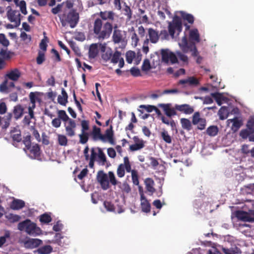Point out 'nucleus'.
Listing matches in <instances>:
<instances>
[{
	"label": "nucleus",
	"mask_w": 254,
	"mask_h": 254,
	"mask_svg": "<svg viewBox=\"0 0 254 254\" xmlns=\"http://www.w3.org/2000/svg\"><path fill=\"white\" fill-rule=\"evenodd\" d=\"M113 29V26L111 23L108 21L103 23L99 18H96L93 22V33L99 40L109 38Z\"/></svg>",
	"instance_id": "nucleus-1"
},
{
	"label": "nucleus",
	"mask_w": 254,
	"mask_h": 254,
	"mask_svg": "<svg viewBox=\"0 0 254 254\" xmlns=\"http://www.w3.org/2000/svg\"><path fill=\"white\" fill-rule=\"evenodd\" d=\"M59 18L63 27L68 24L70 28H74L79 22V14L76 9H71L67 14L64 13L59 15Z\"/></svg>",
	"instance_id": "nucleus-2"
},
{
	"label": "nucleus",
	"mask_w": 254,
	"mask_h": 254,
	"mask_svg": "<svg viewBox=\"0 0 254 254\" xmlns=\"http://www.w3.org/2000/svg\"><path fill=\"white\" fill-rule=\"evenodd\" d=\"M18 229L20 231H25L28 235L37 236L42 234V230L37 227L36 223L27 219L18 224Z\"/></svg>",
	"instance_id": "nucleus-3"
},
{
	"label": "nucleus",
	"mask_w": 254,
	"mask_h": 254,
	"mask_svg": "<svg viewBox=\"0 0 254 254\" xmlns=\"http://www.w3.org/2000/svg\"><path fill=\"white\" fill-rule=\"evenodd\" d=\"M81 126V133L78 135L79 143L84 144L89 140V133L87 132L89 129V121L88 120H82L80 123Z\"/></svg>",
	"instance_id": "nucleus-4"
},
{
	"label": "nucleus",
	"mask_w": 254,
	"mask_h": 254,
	"mask_svg": "<svg viewBox=\"0 0 254 254\" xmlns=\"http://www.w3.org/2000/svg\"><path fill=\"white\" fill-rule=\"evenodd\" d=\"M182 30V23L181 18L178 16H175L172 22H169L168 25V31L169 34L172 38L174 37L175 30L177 31L178 34Z\"/></svg>",
	"instance_id": "nucleus-5"
},
{
	"label": "nucleus",
	"mask_w": 254,
	"mask_h": 254,
	"mask_svg": "<svg viewBox=\"0 0 254 254\" xmlns=\"http://www.w3.org/2000/svg\"><path fill=\"white\" fill-rule=\"evenodd\" d=\"M162 61L166 64L170 63L171 64L178 63L177 56L168 49H162L161 50Z\"/></svg>",
	"instance_id": "nucleus-6"
},
{
	"label": "nucleus",
	"mask_w": 254,
	"mask_h": 254,
	"mask_svg": "<svg viewBox=\"0 0 254 254\" xmlns=\"http://www.w3.org/2000/svg\"><path fill=\"white\" fill-rule=\"evenodd\" d=\"M112 40L115 44L123 43L127 41V32L117 28V25L114 27Z\"/></svg>",
	"instance_id": "nucleus-7"
},
{
	"label": "nucleus",
	"mask_w": 254,
	"mask_h": 254,
	"mask_svg": "<svg viewBox=\"0 0 254 254\" xmlns=\"http://www.w3.org/2000/svg\"><path fill=\"white\" fill-rule=\"evenodd\" d=\"M7 9L6 15L8 20L10 22L15 23V27L19 26L21 22L20 14L17 10H12L9 6H7Z\"/></svg>",
	"instance_id": "nucleus-8"
},
{
	"label": "nucleus",
	"mask_w": 254,
	"mask_h": 254,
	"mask_svg": "<svg viewBox=\"0 0 254 254\" xmlns=\"http://www.w3.org/2000/svg\"><path fill=\"white\" fill-rule=\"evenodd\" d=\"M131 165L128 158L126 156L124 158V163L120 164L117 171V174L119 178H122L125 176V170L128 173L131 171Z\"/></svg>",
	"instance_id": "nucleus-9"
},
{
	"label": "nucleus",
	"mask_w": 254,
	"mask_h": 254,
	"mask_svg": "<svg viewBox=\"0 0 254 254\" xmlns=\"http://www.w3.org/2000/svg\"><path fill=\"white\" fill-rule=\"evenodd\" d=\"M96 179L100 183L102 189L107 190L109 188L110 185L108 176L103 170L98 172Z\"/></svg>",
	"instance_id": "nucleus-10"
},
{
	"label": "nucleus",
	"mask_w": 254,
	"mask_h": 254,
	"mask_svg": "<svg viewBox=\"0 0 254 254\" xmlns=\"http://www.w3.org/2000/svg\"><path fill=\"white\" fill-rule=\"evenodd\" d=\"M199 84V81L194 76H189L186 79H181L178 82V85H181L182 88L188 86L196 87Z\"/></svg>",
	"instance_id": "nucleus-11"
},
{
	"label": "nucleus",
	"mask_w": 254,
	"mask_h": 254,
	"mask_svg": "<svg viewBox=\"0 0 254 254\" xmlns=\"http://www.w3.org/2000/svg\"><path fill=\"white\" fill-rule=\"evenodd\" d=\"M42 244V241L39 239L28 238L23 242L25 248L32 249L38 247Z\"/></svg>",
	"instance_id": "nucleus-12"
},
{
	"label": "nucleus",
	"mask_w": 254,
	"mask_h": 254,
	"mask_svg": "<svg viewBox=\"0 0 254 254\" xmlns=\"http://www.w3.org/2000/svg\"><path fill=\"white\" fill-rule=\"evenodd\" d=\"M64 127L66 134L68 136L72 137L75 135V129L76 125L74 120L71 119L68 121L66 124H64Z\"/></svg>",
	"instance_id": "nucleus-13"
},
{
	"label": "nucleus",
	"mask_w": 254,
	"mask_h": 254,
	"mask_svg": "<svg viewBox=\"0 0 254 254\" xmlns=\"http://www.w3.org/2000/svg\"><path fill=\"white\" fill-rule=\"evenodd\" d=\"M158 106L163 109L165 113V115L168 117H171L172 116H175L177 115L175 106L174 107V108H171L172 105L170 103H161L159 104L158 105Z\"/></svg>",
	"instance_id": "nucleus-14"
},
{
	"label": "nucleus",
	"mask_w": 254,
	"mask_h": 254,
	"mask_svg": "<svg viewBox=\"0 0 254 254\" xmlns=\"http://www.w3.org/2000/svg\"><path fill=\"white\" fill-rule=\"evenodd\" d=\"M235 216L238 219L244 222H254V218L252 217L248 212L243 210L236 211Z\"/></svg>",
	"instance_id": "nucleus-15"
},
{
	"label": "nucleus",
	"mask_w": 254,
	"mask_h": 254,
	"mask_svg": "<svg viewBox=\"0 0 254 254\" xmlns=\"http://www.w3.org/2000/svg\"><path fill=\"white\" fill-rule=\"evenodd\" d=\"M90 134L93 140L97 141L101 140L104 141V136L103 134L101 133V128L96 126L93 127L92 130Z\"/></svg>",
	"instance_id": "nucleus-16"
},
{
	"label": "nucleus",
	"mask_w": 254,
	"mask_h": 254,
	"mask_svg": "<svg viewBox=\"0 0 254 254\" xmlns=\"http://www.w3.org/2000/svg\"><path fill=\"white\" fill-rule=\"evenodd\" d=\"M144 184L147 191L149 192V195H152L155 191V189L154 187V181L152 178H147L144 180Z\"/></svg>",
	"instance_id": "nucleus-17"
},
{
	"label": "nucleus",
	"mask_w": 254,
	"mask_h": 254,
	"mask_svg": "<svg viewBox=\"0 0 254 254\" xmlns=\"http://www.w3.org/2000/svg\"><path fill=\"white\" fill-rule=\"evenodd\" d=\"M176 110L179 111L186 114H190L194 111L193 109L188 104L175 105Z\"/></svg>",
	"instance_id": "nucleus-18"
},
{
	"label": "nucleus",
	"mask_w": 254,
	"mask_h": 254,
	"mask_svg": "<svg viewBox=\"0 0 254 254\" xmlns=\"http://www.w3.org/2000/svg\"><path fill=\"white\" fill-rule=\"evenodd\" d=\"M140 206L142 211L145 213L149 212L151 209V204L147 199L146 197H143L142 195L141 198H140Z\"/></svg>",
	"instance_id": "nucleus-19"
},
{
	"label": "nucleus",
	"mask_w": 254,
	"mask_h": 254,
	"mask_svg": "<svg viewBox=\"0 0 254 254\" xmlns=\"http://www.w3.org/2000/svg\"><path fill=\"white\" fill-rule=\"evenodd\" d=\"M30 153V156L32 158H36L40 156V148L38 144H34L31 146V148L28 149Z\"/></svg>",
	"instance_id": "nucleus-20"
},
{
	"label": "nucleus",
	"mask_w": 254,
	"mask_h": 254,
	"mask_svg": "<svg viewBox=\"0 0 254 254\" xmlns=\"http://www.w3.org/2000/svg\"><path fill=\"white\" fill-rule=\"evenodd\" d=\"M103 136L104 141H105L107 138L111 144H115L114 139V131L113 130V126L112 125H111L110 127L106 130L105 134H103Z\"/></svg>",
	"instance_id": "nucleus-21"
},
{
	"label": "nucleus",
	"mask_w": 254,
	"mask_h": 254,
	"mask_svg": "<svg viewBox=\"0 0 254 254\" xmlns=\"http://www.w3.org/2000/svg\"><path fill=\"white\" fill-rule=\"evenodd\" d=\"M99 16L100 18L103 20H113L114 18V13L112 11H100L97 14Z\"/></svg>",
	"instance_id": "nucleus-22"
},
{
	"label": "nucleus",
	"mask_w": 254,
	"mask_h": 254,
	"mask_svg": "<svg viewBox=\"0 0 254 254\" xmlns=\"http://www.w3.org/2000/svg\"><path fill=\"white\" fill-rule=\"evenodd\" d=\"M25 206V202L23 200L14 199L10 203V207L12 210H19Z\"/></svg>",
	"instance_id": "nucleus-23"
},
{
	"label": "nucleus",
	"mask_w": 254,
	"mask_h": 254,
	"mask_svg": "<svg viewBox=\"0 0 254 254\" xmlns=\"http://www.w3.org/2000/svg\"><path fill=\"white\" fill-rule=\"evenodd\" d=\"M24 109L20 104H18L14 107L13 114L15 119H18L22 117L24 113Z\"/></svg>",
	"instance_id": "nucleus-24"
},
{
	"label": "nucleus",
	"mask_w": 254,
	"mask_h": 254,
	"mask_svg": "<svg viewBox=\"0 0 254 254\" xmlns=\"http://www.w3.org/2000/svg\"><path fill=\"white\" fill-rule=\"evenodd\" d=\"M189 38L190 42H200V35L197 29H193L190 31Z\"/></svg>",
	"instance_id": "nucleus-25"
},
{
	"label": "nucleus",
	"mask_w": 254,
	"mask_h": 254,
	"mask_svg": "<svg viewBox=\"0 0 254 254\" xmlns=\"http://www.w3.org/2000/svg\"><path fill=\"white\" fill-rule=\"evenodd\" d=\"M21 73L17 68L11 70L6 74V76L13 81H17L20 77Z\"/></svg>",
	"instance_id": "nucleus-26"
},
{
	"label": "nucleus",
	"mask_w": 254,
	"mask_h": 254,
	"mask_svg": "<svg viewBox=\"0 0 254 254\" xmlns=\"http://www.w3.org/2000/svg\"><path fill=\"white\" fill-rule=\"evenodd\" d=\"M148 36L150 41L152 43H156L159 38L158 32L151 28L148 29Z\"/></svg>",
	"instance_id": "nucleus-27"
},
{
	"label": "nucleus",
	"mask_w": 254,
	"mask_h": 254,
	"mask_svg": "<svg viewBox=\"0 0 254 254\" xmlns=\"http://www.w3.org/2000/svg\"><path fill=\"white\" fill-rule=\"evenodd\" d=\"M10 137L14 143L13 145L16 146V142H20L22 140L21 134L20 130H13L10 132Z\"/></svg>",
	"instance_id": "nucleus-28"
},
{
	"label": "nucleus",
	"mask_w": 254,
	"mask_h": 254,
	"mask_svg": "<svg viewBox=\"0 0 254 254\" xmlns=\"http://www.w3.org/2000/svg\"><path fill=\"white\" fill-rule=\"evenodd\" d=\"M62 95L58 96V102L60 104L65 106L68 102V95L64 88L62 89Z\"/></svg>",
	"instance_id": "nucleus-29"
},
{
	"label": "nucleus",
	"mask_w": 254,
	"mask_h": 254,
	"mask_svg": "<svg viewBox=\"0 0 254 254\" xmlns=\"http://www.w3.org/2000/svg\"><path fill=\"white\" fill-rule=\"evenodd\" d=\"M179 45L184 53H188L189 50L190 43H188L186 35H185L179 43Z\"/></svg>",
	"instance_id": "nucleus-30"
},
{
	"label": "nucleus",
	"mask_w": 254,
	"mask_h": 254,
	"mask_svg": "<svg viewBox=\"0 0 254 254\" xmlns=\"http://www.w3.org/2000/svg\"><path fill=\"white\" fill-rule=\"evenodd\" d=\"M67 240V239L62 236L60 233H56L55 236V243L60 246L64 247V245H66L67 244H65V242Z\"/></svg>",
	"instance_id": "nucleus-31"
},
{
	"label": "nucleus",
	"mask_w": 254,
	"mask_h": 254,
	"mask_svg": "<svg viewBox=\"0 0 254 254\" xmlns=\"http://www.w3.org/2000/svg\"><path fill=\"white\" fill-rule=\"evenodd\" d=\"M98 50L97 44H92L90 45L89 49V57L91 59L95 58L98 55Z\"/></svg>",
	"instance_id": "nucleus-32"
},
{
	"label": "nucleus",
	"mask_w": 254,
	"mask_h": 254,
	"mask_svg": "<svg viewBox=\"0 0 254 254\" xmlns=\"http://www.w3.org/2000/svg\"><path fill=\"white\" fill-rule=\"evenodd\" d=\"M228 121H230L233 123L232 129L234 131H237L242 126V122L238 119L237 117H235L232 119H229Z\"/></svg>",
	"instance_id": "nucleus-33"
},
{
	"label": "nucleus",
	"mask_w": 254,
	"mask_h": 254,
	"mask_svg": "<svg viewBox=\"0 0 254 254\" xmlns=\"http://www.w3.org/2000/svg\"><path fill=\"white\" fill-rule=\"evenodd\" d=\"M180 121L182 127L184 129H186L188 131L190 130L191 129V123L189 119L186 118H182Z\"/></svg>",
	"instance_id": "nucleus-34"
},
{
	"label": "nucleus",
	"mask_w": 254,
	"mask_h": 254,
	"mask_svg": "<svg viewBox=\"0 0 254 254\" xmlns=\"http://www.w3.org/2000/svg\"><path fill=\"white\" fill-rule=\"evenodd\" d=\"M182 18L187 21L189 23L192 24L194 22V17L191 14L187 13L184 11H181L180 12Z\"/></svg>",
	"instance_id": "nucleus-35"
},
{
	"label": "nucleus",
	"mask_w": 254,
	"mask_h": 254,
	"mask_svg": "<svg viewBox=\"0 0 254 254\" xmlns=\"http://www.w3.org/2000/svg\"><path fill=\"white\" fill-rule=\"evenodd\" d=\"M128 32L130 33V35L131 36L132 43L134 44L135 46H136L139 41V39L135 33V31L133 27H131L130 28H129Z\"/></svg>",
	"instance_id": "nucleus-36"
},
{
	"label": "nucleus",
	"mask_w": 254,
	"mask_h": 254,
	"mask_svg": "<svg viewBox=\"0 0 254 254\" xmlns=\"http://www.w3.org/2000/svg\"><path fill=\"white\" fill-rule=\"evenodd\" d=\"M53 251V248L50 245H46L39 248L37 252L40 254H49Z\"/></svg>",
	"instance_id": "nucleus-37"
},
{
	"label": "nucleus",
	"mask_w": 254,
	"mask_h": 254,
	"mask_svg": "<svg viewBox=\"0 0 254 254\" xmlns=\"http://www.w3.org/2000/svg\"><path fill=\"white\" fill-rule=\"evenodd\" d=\"M123 13L127 16V19L130 20L132 18V11L129 6L124 2V7L123 9Z\"/></svg>",
	"instance_id": "nucleus-38"
},
{
	"label": "nucleus",
	"mask_w": 254,
	"mask_h": 254,
	"mask_svg": "<svg viewBox=\"0 0 254 254\" xmlns=\"http://www.w3.org/2000/svg\"><path fill=\"white\" fill-rule=\"evenodd\" d=\"M218 128L216 126H211L206 129V133L210 136H216L218 132Z\"/></svg>",
	"instance_id": "nucleus-39"
},
{
	"label": "nucleus",
	"mask_w": 254,
	"mask_h": 254,
	"mask_svg": "<svg viewBox=\"0 0 254 254\" xmlns=\"http://www.w3.org/2000/svg\"><path fill=\"white\" fill-rule=\"evenodd\" d=\"M161 137L162 139L167 143L170 144L172 143V137L169 134L168 131L165 129H163L160 133Z\"/></svg>",
	"instance_id": "nucleus-40"
},
{
	"label": "nucleus",
	"mask_w": 254,
	"mask_h": 254,
	"mask_svg": "<svg viewBox=\"0 0 254 254\" xmlns=\"http://www.w3.org/2000/svg\"><path fill=\"white\" fill-rule=\"evenodd\" d=\"M39 94L38 92H30L29 95L30 103L29 106H36V101L39 99L37 95Z\"/></svg>",
	"instance_id": "nucleus-41"
},
{
	"label": "nucleus",
	"mask_w": 254,
	"mask_h": 254,
	"mask_svg": "<svg viewBox=\"0 0 254 254\" xmlns=\"http://www.w3.org/2000/svg\"><path fill=\"white\" fill-rule=\"evenodd\" d=\"M5 218L10 222L15 223L19 221L21 217L16 214L9 213L5 215Z\"/></svg>",
	"instance_id": "nucleus-42"
},
{
	"label": "nucleus",
	"mask_w": 254,
	"mask_h": 254,
	"mask_svg": "<svg viewBox=\"0 0 254 254\" xmlns=\"http://www.w3.org/2000/svg\"><path fill=\"white\" fill-rule=\"evenodd\" d=\"M31 137L30 135H27L23 138L22 142L25 145V148H24L25 151H26V150L28 149L31 148V146H32Z\"/></svg>",
	"instance_id": "nucleus-43"
},
{
	"label": "nucleus",
	"mask_w": 254,
	"mask_h": 254,
	"mask_svg": "<svg viewBox=\"0 0 254 254\" xmlns=\"http://www.w3.org/2000/svg\"><path fill=\"white\" fill-rule=\"evenodd\" d=\"M211 96L214 98L217 104L221 106L222 104L223 96L222 94L218 92L211 93Z\"/></svg>",
	"instance_id": "nucleus-44"
},
{
	"label": "nucleus",
	"mask_w": 254,
	"mask_h": 254,
	"mask_svg": "<svg viewBox=\"0 0 254 254\" xmlns=\"http://www.w3.org/2000/svg\"><path fill=\"white\" fill-rule=\"evenodd\" d=\"M121 58V53L118 51H116L114 54H112L111 63L116 64Z\"/></svg>",
	"instance_id": "nucleus-45"
},
{
	"label": "nucleus",
	"mask_w": 254,
	"mask_h": 254,
	"mask_svg": "<svg viewBox=\"0 0 254 254\" xmlns=\"http://www.w3.org/2000/svg\"><path fill=\"white\" fill-rule=\"evenodd\" d=\"M11 53L10 51H7L6 50L1 49L0 50V57L3 60H9L11 57Z\"/></svg>",
	"instance_id": "nucleus-46"
},
{
	"label": "nucleus",
	"mask_w": 254,
	"mask_h": 254,
	"mask_svg": "<svg viewBox=\"0 0 254 254\" xmlns=\"http://www.w3.org/2000/svg\"><path fill=\"white\" fill-rule=\"evenodd\" d=\"M130 172L131 173V179L133 184L136 186L139 185V182L137 171L135 170L131 169Z\"/></svg>",
	"instance_id": "nucleus-47"
},
{
	"label": "nucleus",
	"mask_w": 254,
	"mask_h": 254,
	"mask_svg": "<svg viewBox=\"0 0 254 254\" xmlns=\"http://www.w3.org/2000/svg\"><path fill=\"white\" fill-rule=\"evenodd\" d=\"M15 5L19 7L20 11L22 14L24 15L27 14V11L26 10V4L25 0H20L19 2L18 0L17 4Z\"/></svg>",
	"instance_id": "nucleus-48"
},
{
	"label": "nucleus",
	"mask_w": 254,
	"mask_h": 254,
	"mask_svg": "<svg viewBox=\"0 0 254 254\" xmlns=\"http://www.w3.org/2000/svg\"><path fill=\"white\" fill-rule=\"evenodd\" d=\"M39 220L42 223L48 224L51 222L52 218L49 214L47 213H44L40 216Z\"/></svg>",
	"instance_id": "nucleus-49"
},
{
	"label": "nucleus",
	"mask_w": 254,
	"mask_h": 254,
	"mask_svg": "<svg viewBox=\"0 0 254 254\" xmlns=\"http://www.w3.org/2000/svg\"><path fill=\"white\" fill-rule=\"evenodd\" d=\"M254 133L251 130L248 129H242L240 133V135L244 139H246L248 137L249 138L250 136H251Z\"/></svg>",
	"instance_id": "nucleus-50"
},
{
	"label": "nucleus",
	"mask_w": 254,
	"mask_h": 254,
	"mask_svg": "<svg viewBox=\"0 0 254 254\" xmlns=\"http://www.w3.org/2000/svg\"><path fill=\"white\" fill-rule=\"evenodd\" d=\"M59 118L61 120H63L64 122H67L71 119H70L67 114L65 113V111L64 110H59L58 112Z\"/></svg>",
	"instance_id": "nucleus-51"
},
{
	"label": "nucleus",
	"mask_w": 254,
	"mask_h": 254,
	"mask_svg": "<svg viewBox=\"0 0 254 254\" xmlns=\"http://www.w3.org/2000/svg\"><path fill=\"white\" fill-rule=\"evenodd\" d=\"M191 52V55L192 57H197L198 56V52L196 49L195 43L190 42L189 50Z\"/></svg>",
	"instance_id": "nucleus-52"
},
{
	"label": "nucleus",
	"mask_w": 254,
	"mask_h": 254,
	"mask_svg": "<svg viewBox=\"0 0 254 254\" xmlns=\"http://www.w3.org/2000/svg\"><path fill=\"white\" fill-rule=\"evenodd\" d=\"M222 250L225 254H236L238 253L239 249L236 247L230 249L222 247Z\"/></svg>",
	"instance_id": "nucleus-53"
},
{
	"label": "nucleus",
	"mask_w": 254,
	"mask_h": 254,
	"mask_svg": "<svg viewBox=\"0 0 254 254\" xmlns=\"http://www.w3.org/2000/svg\"><path fill=\"white\" fill-rule=\"evenodd\" d=\"M45 61V53L41 51L38 52L36 62L38 64H41Z\"/></svg>",
	"instance_id": "nucleus-54"
},
{
	"label": "nucleus",
	"mask_w": 254,
	"mask_h": 254,
	"mask_svg": "<svg viewBox=\"0 0 254 254\" xmlns=\"http://www.w3.org/2000/svg\"><path fill=\"white\" fill-rule=\"evenodd\" d=\"M58 142L59 144L62 146H66L67 144V139L64 135L59 134L58 135Z\"/></svg>",
	"instance_id": "nucleus-55"
},
{
	"label": "nucleus",
	"mask_w": 254,
	"mask_h": 254,
	"mask_svg": "<svg viewBox=\"0 0 254 254\" xmlns=\"http://www.w3.org/2000/svg\"><path fill=\"white\" fill-rule=\"evenodd\" d=\"M145 145L143 143H134L129 146V150L131 151H135L144 148Z\"/></svg>",
	"instance_id": "nucleus-56"
},
{
	"label": "nucleus",
	"mask_w": 254,
	"mask_h": 254,
	"mask_svg": "<svg viewBox=\"0 0 254 254\" xmlns=\"http://www.w3.org/2000/svg\"><path fill=\"white\" fill-rule=\"evenodd\" d=\"M47 42H48V38L47 36H44V38L41 40L39 45L40 48L44 52H46L47 50Z\"/></svg>",
	"instance_id": "nucleus-57"
},
{
	"label": "nucleus",
	"mask_w": 254,
	"mask_h": 254,
	"mask_svg": "<svg viewBox=\"0 0 254 254\" xmlns=\"http://www.w3.org/2000/svg\"><path fill=\"white\" fill-rule=\"evenodd\" d=\"M135 54L133 51H128L126 53V61L128 64H131L135 57Z\"/></svg>",
	"instance_id": "nucleus-58"
},
{
	"label": "nucleus",
	"mask_w": 254,
	"mask_h": 254,
	"mask_svg": "<svg viewBox=\"0 0 254 254\" xmlns=\"http://www.w3.org/2000/svg\"><path fill=\"white\" fill-rule=\"evenodd\" d=\"M69 45L72 50L74 52L75 54L78 56H81V52L79 48L76 45V44L74 42H70Z\"/></svg>",
	"instance_id": "nucleus-59"
},
{
	"label": "nucleus",
	"mask_w": 254,
	"mask_h": 254,
	"mask_svg": "<svg viewBox=\"0 0 254 254\" xmlns=\"http://www.w3.org/2000/svg\"><path fill=\"white\" fill-rule=\"evenodd\" d=\"M0 43L4 47H7L9 45V42L4 34H0Z\"/></svg>",
	"instance_id": "nucleus-60"
},
{
	"label": "nucleus",
	"mask_w": 254,
	"mask_h": 254,
	"mask_svg": "<svg viewBox=\"0 0 254 254\" xmlns=\"http://www.w3.org/2000/svg\"><path fill=\"white\" fill-rule=\"evenodd\" d=\"M98 151V158L99 160L102 162L103 164H104L106 162V157L104 154V153L103 152L102 150L99 148H97Z\"/></svg>",
	"instance_id": "nucleus-61"
},
{
	"label": "nucleus",
	"mask_w": 254,
	"mask_h": 254,
	"mask_svg": "<svg viewBox=\"0 0 254 254\" xmlns=\"http://www.w3.org/2000/svg\"><path fill=\"white\" fill-rule=\"evenodd\" d=\"M227 112V109L225 107H222L218 111V114L219 118L221 120H224L227 118V116H225Z\"/></svg>",
	"instance_id": "nucleus-62"
},
{
	"label": "nucleus",
	"mask_w": 254,
	"mask_h": 254,
	"mask_svg": "<svg viewBox=\"0 0 254 254\" xmlns=\"http://www.w3.org/2000/svg\"><path fill=\"white\" fill-rule=\"evenodd\" d=\"M64 4V2L58 4L56 7L52 8L51 9V12L55 15L59 13L62 11Z\"/></svg>",
	"instance_id": "nucleus-63"
},
{
	"label": "nucleus",
	"mask_w": 254,
	"mask_h": 254,
	"mask_svg": "<svg viewBox=\"0 0 254 254\" xmlns=\"http://www.w3.org/2000/svg\"><path fill=\"white\" fill-rule=\"evenodd\" d=\"M247 127L254 133V118L250 119L247 124Z\"/></svg>",
	"instance_id": "nucleus-64"
}]
</instances>
